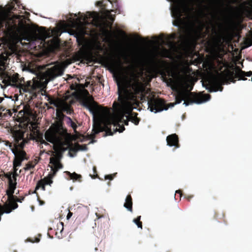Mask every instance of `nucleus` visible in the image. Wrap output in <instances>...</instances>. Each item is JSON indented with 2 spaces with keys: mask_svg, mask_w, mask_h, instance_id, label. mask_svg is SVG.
Masks as SVG:
<instances>
[{
  "mask_svg": "<svg viewBox=\"0 0 252 252\" xmlns=\"http://www.w3.org/2000/svg\"><path fill=\"white\" fill-rule=\"evenodd\" d=\"M190 92L188 91H181L177 93L175 97V101L173 103H170L168 104V107L172 108L174 105L181 103L184 101L183 105L188 106L189 103L185 101V99L189 95Z\"/></svg>",
  "mask_w": 252,
  "mask_h": 252,
  "instance_id": "nucleus-14",
  "label": "nucleus"
},
{
  "mask_svg": "<svg viewBox=\"0 0 252 252\" xmlns=\"http://www.w3.org/2000/svg\"><path fill=\"white\" fill-rule=\"evenodd\" d=\"M18 75L17 74L15 75H13L11 77V80L13 82H16L18 80Z\"/></svg>",
  "mask_w": 252,
  "mask_h": 252,
  "instance_id": "nucleus-26",
  "label": "nucleus"
},
{
  "mask_svg": "<svg viewBox=\"0 0 252 252\" xmlns=\"http://www.w3.org/2000/svg\"><path fill=\"white\" fill-rule=\"evenodd\" d=\"M18 175V173H16V171H15V173L14 174H13L12 175H10L8 177V180H9V189L7 190V194L8 196V200L9 201V207L10 208V209L9 210H6L4 212V213L5 214H9L12 210L15 209L18 207V205L16 203V202H21V200H17L16 201L14 199V197L13 196V194L14 193V191L16 188V176ZM1 211L4 213V212H3L2 208L0 206ZM2 214L1 216L3 215Z\"/></svg>",
  "mask_w": 252,
  "mask_h": 252,
  "instance_id": "nucleus-9",
  "label": "nucleus"
},
{
  "mask_svg": "<svg viewBox=\"0 0 252 252\" xmlns=\"http://www.w3.org/2000/svg\"><path fill=\"white\" fill-rule=\"evenodd\" d=\"M41 142L42 144H47V142L44 140H42Z\"/></svg>",
  "mask_w": 252,
  "mask_h": 252,
  "instance_id": "nucleus-33",
  "label": "nucleus"
},
{
  "mask_svg": "<svg viewBox=\"0 0 252 252\" xmlns=\"http://www.w3.org/2000/svg\"><path fill=\"white\" fill-rule=\"evenodd\" d=\"M210 99V95L208 94H200L197 98L194 101L197 104H200L205 103Z\"/></svg>",
  "mask_w": 252,
  "mask_h": 252,
  "instance_id": "nucleus-19",
  "label": "nucleus"
},
{
  "mask_svg": "<svg viewBox=\"0 0 252 252\" xmlns=\"http://www.w3.org/2000/svg\"><path fill=\"white\" fill-rule=\"evenodd\" d=\"M67 123L73 129H75L77 127L76 124L72 122L70 118L66 117Z\"/></svg>",
  "mask_w": 252,
  "mask_h": 252,
  "instance_id": "nucleus-23",
  "label": "nucleus"
},
{
  "mask_svg": "<svg viewBox=\"0 0 252 252\" xmlns=\"http://www.w3.org/2000/svg\"><path fill=\"white\" fill-rule=\"evenodd\" d=\"M95 142V141H94V140H92V141H91L90 142V143H94V142Z\"/></svg>",
  "mask_w": 252,
  "mask_h": 252,
  "instance_id": "nucleus-40",
  "label": "nucleus"
},
{
  "mask_svg": "<svg viewBox=\"0 0 252 252\" xmlns=\"http://www.w3.org/2000/svg\"><path fill=\"white\" fill-rule=\"evenodd\" d=\"M166 142L167 145L169 147H177L178 148V147L177 146V144L178 142V138L175 134H173L168 136L166 137Z\"/></svg>",
  "mask_w": 252,
  "mask_h": 252,
  "instance_id": "nucleus-18",
  "label": "nucleus"
},
{
  "mask_svg": "<svg viewBox=\"0 0 252 252\" xmlns=\"http://www.w3.org/2000/svg\"><path fill=\"white\" fill-rule=\"evenodd\" d=\"M24 132L20 130L14 131L13 133V137L15 141V149H11L12 153L14 154L15 158L17 159L23 160L26 153L22 150L18 149V148H22L25 145L24 140Z\"/></svg>",
  "mask_w": 252,
  "mask_h": 252,
  "instance_id": "nucleus-10",
  "label": "nucleus"
},
{
  "mask_svg": "<svg viewBox=\"0 0 252 252\" xmlns=\"http://www.w3.org/2000/svg\"><path fill=\"white\" fill-rule=\"evenodd\" d=\"M8 98H9V99H11V96H10V97H8Z\"/></svg>",
  "mask_w": 252,
  "mask_h": 252,
  "instance_id": "nucleus-44",
  "label": "nucleus"
},
{
  "mask_svg": "<svg viewBox=\"0 0 252 252\" xmlns=\"http://www.w3.org/2000/svg\"><path fill=\"white\" fill-rule=\"evenodd\" d=\"M164 102L161 99H158L154 100L149 106L148 109L151 112L157 113L168 109L167 108H164Z\"/></svg>",
  "mask_w": 252,
  "mask_h": 252,
  "instance_id": "nucleus-15",
  "label": "nucleus"
},
{
  "mask_svg": "<svg viewBox=\"0 0 252 252\" xmlns=\"http://www.w3.org/2000/svg\"><path fill=\"white\" fill-rule=\"evenodd\" d=\"M132 203L131 197L127 196L125 200V203L124 205V207L128 211L132 212Z\"/></svg>",
  "mask_w": 252,
  "mask_h": 252,
  "instance_id": "nucleus-20",
  "label": "nucleus"
},
{
  "mask_svg": "<svg viewBox=\"0 0 252 252\" xmlns=\"http://www.w3.org/2000/svg\"><path fill=\"white\" fill-rule=\"evenodd\" d=\"M105 179H109L111 180L112 179V175H106L105 176Z\"/></svg>",
  "mask_w": 252,
  "mask_h": 252,
  "instance_id": "nucleus-30",
  "label": "nucleus"
},
{
  "mask_svg": "<svg viewBox=\"0 0 252 252\" xmlns=\"http://www.w3.org/2000/svg\"><path fill=\"white\" fill-rule=\"evenodd\" d=\"M239 73L240 74V78H239V80H245L246 79L244 78V76H250L251 75H252V71L245 72H244V71H243L242 70H240V71H239ZM251 81H252V78H251Z\"/></svg>",
  "mask_w": 252,
  "mask_h": 252,
  "instance_id": "nucleus-21",
  "label": "nucleus"
},
{
  "mask_svg": "<svg viewBox=\"0 0 252 252\" xmlns=\"http://www.w3.org/2000/svg\"><path fill=\"white\" fill-rule=\"evenodd\" d=\"M126 119H128V116H126Z\"/></svg>",
  "mask_w": 252,
  "mask_h": 252,
  "instance_id": "nucleus-43",
  "label": "nucleus"
},
{
  "mask_svg": "<svg viewBox=\"0 0 252 252\" xmlns=\"http://www.w3.org/2000/svg\"><path fill=\"white\" fill-rule=\"evenodd\" d=\"M133 222L137 226L138 228H142V225L140 222H139L136 219H134Z\"/></svg>",
  "mask_w": 252,
  "mask_h": 252,
  "instance_id": "nucleus-25",
  "label": "nucleus"
},
{
  "mask_svg": "<svg viewBox=\"0 0 252 252\" xmlns=\"http://www.w3.org/2000/svg\"><path fill=\"white\" fill-rule=\"evenodd\" d=\"M68 33L70 35H74V33H73V32H68Z\"/></svg>",
  "mask_w": 252,
  "mask_h": 252,
  "instance_id": "nucleus-37",
  "label": "nucleus"
},
{
  "mask_svg": "<svg viewBox=\"0 0 252 252\" xmlns=\"http://www.w3.org/2000/svg\"><path fill=\"white\" fill-rule=\"evenodd\" d=\"M68 214H67V216H66V219H67V220H69V219H70V218L72 216V213H71V212L69 211V210H68Z\"/></svg>",
  "mask_w": 252,
  "mask_h": 252,
  "instance_id": "nucleus-28",
  "label": "nucleus"
},
{
  "mask_svg": "<svg viewBox=\"0 0 252 252\" xmlns=\"http://www.w3.org/2000/svg\"><path fill=\"white\" fill-rule=\"evenodd\" d=\"M163 50L166 52V53H167V51L166 49H163Z\"/></svg>",
  "mask_w": 252,
  "mask_h": 252,
  "instance_id": "nucleus-42",
  "label": "nucleus"
},
{
  "mask_svg": "<svg viewBox=\"0 0 252 252\" xmlns=\"http://www.w3.org/2000/svg\"><path fill=\"white\" fill-rule=\"evenodd\" d=\"M251 45H252V42L249 45H248V46H250Z\"/></svg>",
  "mask_w": 252,
  "mask_h": 252,
  "instance_id": "nucleus-41",
  "label": "nucleus"
},
{
  "mask_svg": "<svg viewBox=\"0 0 252 252\" xmlns=\"http://www.w3.org/2000/svg\"><path fill=\"white\" fill-rule=\"evenodd\" d=\"M9 20H10L9 12L5 9L1 10L0 11V28L5 26V28H7V21ZM9 27H7V29Z\"/></svg>",
  "mask_w": 252,
  "mask_h": 252,
  "instance_id": "nucleus-17",
  "label": "nucleus"
},
{
  "mask_svg": "<svg viewBox=\"0 0 252 252\" xmlns=\"http://www.w3.org/2000/svg\"><path fill=\"white\" fill-rule=\"evenodd\" d=\"M87 18L88 15H82L80 17L77 18L76 21L73 22L72 23L73 26L76 28V30L78 32V34L81 36L87 34L84 28V26L85 25H87L89 23L87 21H86V19Z\"/></svg>",
  "mask_w": 252,
  "mask_h": 252,
  "instance_id": "nucleus-13",
  "label": "nucleus"
},
{
  "mask_svg": "<svg viewBox=\"0 0 252 252\" xmlns=\"http://www.w3.org/2000/svg\"><path fill=\"white\" fill-rule=\"evenodd\" d=\"M181 193V192H180V190H176V191H175V193Z\"/></svg>",
  "mask_w": 252,
  "mask_h": 252,
  "instance_id": "nucleus-38",
  "label": "nucleus"
},
{
  "mask_svg": "<svg viewBox=\"0 0 252 252\" xmlns=\"http://www.w3.org/2000/svg\"><path fill=\"white\" fill-rule=\"evenodd\" d=\"M25 113L29 115H32V113L30 112L28 110H25Z\"/></svg>",
  "mask_w": 252,
  "mask_h": 252,
  "instance_id": "nucleus-32",
  "label": "nucleus"
},
{
  "mask_svg": "<svg viewBox=\"0 0 252 252\" xmlns=\"http://www.w3.org/2000/svg\"><path fill=\"white\" fill-rule=\"evenodd\" d=\"M141 219V216H139L137 218V220H138V221H139Z\"/></svg>",
  "mask_w": 252,
  "mask_h": 252,
  "instance_id": "nucleus-39",
  "label": "nucleus"
},
{
  "mask_svg": "<svg viewBox=\"0 0 252 252\" xmlns=\"http://www.w3.org/2000/svg\"><path fill=\"white\" fill-rule=\"evenodd\" d=\"M105 32H106V33H107L108 35H110V32H109V31H108V30H106V31H105Z\"/></svg>",
  "mask_w": 252,
  "mask_h": 252,
  "instance_id": "nucleus-34",
  "label": "nucleus"
},
{
  "mask_svg": "<svg viewBox=\"0 0 252 252\" xmlns=\"http://www.w3.org/2000/svg\"><path fill=\"white\" fill-rule=\"evenodd\" d=\"M34 167V165H32V164H28L27 165L26 167L25 168V170H29L32 168H33Z\"/></svg>",
  "mask_w": 252,
  "mask_h": 252,
  "instance_id": "nucleus-27",
  "label": "nucleus"
},
{
  "mask_svg": "<svg viewBox=\"0 0 252 252\" xmlns=\"http://www.w3.org/2000/svg\"><path fill=\"white\" fill-rule=\"evenodd\" d=\"M173 3V6L171 8L172 15L176 19V20L181 22V17L183 11L188 12L189 10L188 4H193L195 1H199L201 4V0H170Z\"/></svg>",
  "mask_w": 252,
  "mask_h": 252,
  "instance_id": "nucleus-7",
  "label": "nucleus"
},
{
  "mask_svg": "<svg viewBox=\"0 0 252 252\" xmlns=\"http://www.w3.org/2000/svg\"><path fill=\"white\" fill-rule=\"evenodd\" d=\"M174 38L175 35L172 34L167 39L166 41H165L162 36H159L156 40L155 43L158 45H161L166 42V44L170 48L175 49L176 48L177 43L171 40V39Z\"/></svg>",
  "mask_w": 252,
  "mask_h": 252,
  "instance_id": "nucleus-16",
  "label": "nucleus"
},
{
  "mask_svg": "<svg viewBox=\"0 0 252 252\" xmlns=\"http://www.w3.org/2000/svg\"><path fill=\"white\" fill-rule=\"evenodd\" d=\"M44 137L47 141L53 144L54 150V152L50 158L51 172L44 178L43 181L37 183L35 190L41 188L44 190L45 185H50L52 183V179L55 175L59 169L63 168V165L60 161L64 151L69 150V151L78 152L85 151L87 150L86 145L76 144L73 147H71V136L63 127L61 121H58L52 124L45 132ZM68 155L71 158L74 157L70 152Z\"/></svg>",
  "mask_w": 252,
  "mask_h": 252,
  "instance_id": "nucleus-2",
  "label": "nucleus"
},
{
  "mask_svg": "<svg viewBox=\"0 0 252 252\" xmlns=\"http://www.w3.org/2000/svg\"><path fill=\"white\" fill-rule=\"evenodd\" d=\"M82 48L81 58L89 62L93 61L98 52L103 50L101 43L96 40L85 41Z\"/></svg>",
  "mask_w": 252,
  "mask_h": 252,
  "instance_id": "nucleus-5",
  "label": "nucleus"
},
{
  "mask_svg": "<svg viewBox=\"0 0 252 252\" xmlns=\"http://www.w3.org/2000/svg\"><path fill=\"white\" fill-rule=\"evenodd\" d=\"M134 120V123L135 124V125H137L138 123V121H137L136 120Z\"/></svg>",
  "mask_w": 252,
  "mask_h": 252,
  "instance_id": "nucleus-36",
  "label": "nucleus"
},
{
  "mask_svg": "<svg viewBox=\"0 0 252 252\" xmlns=\"http://www.w3.org/2000/svg\"><path fill=\"white\" fill-rule=\"evenodd\" d=\"M32 88H34L35 87V86H32Z\"/></svg>",
  "mask_w": 252,
  "mask_h": 252,
  "instance_id": "nucleus-45",
  "label": "nucleus"
},
{
  "mask_svg": "<svg viewBox=\"0 0 252 252\" xmlns=\"http://www.w3.org/2000/svg\"><path fill=\"white\" fill-rule=\"evenodd\" d=\"M189 73V67L184 66L180 68L171 70L169 75L177 85L181 86L187 89L189 87V83L191 80L190 77L188 74Z\"/></svg>",
  "mask_w": 252,
  "mask_h": 252,
  "instance_id": "nucleus-6",
  "label": "nucleus"
},
{
  "mask_svg": "<svg viewBox=\"0 0 252 252\" xmlns=\"http://www.w3.org/2000/svg\"><path fill=\"white\" fill-rule=\"evenodd\" d=\"M44 96L50 104L54 105L62 111H66L67 113L70 112V105L74 102V98L80 100L81 105L87 109L94 116L95 113L100 111L99 107L94 100L93 97L83 87H78L76 91L71 94L67 93L63 99H53L46 94H44Z\"/></svg>",
  "mask_w": 252,
  "mask_h": 252,
  "instance_id": "nucleus-3",
  "label": "nucleus"
},
{
  "mask_svg": "<svg viewBox=\"0 0 252 252\" xmlns=\"http://www.w3.org/2000/svg\"><path fill=\"white\" fill-rule=\"evenodd\" d=\"M71 63V61L67 59L61 63H58L54 66L48 68L46 71L41 72L34 64L31 63H27L22 64V70L23 71L36 76L40 78L42 83L47 84L50 81L62 76L63 73L64 69Z\"/></svg>",
  "mask_w": 252,
  "mask_h": 252,
  "instance_id": "nucleus-4",
  "label": "nucleus"
},
{
  "mask_svg": "<svg viewBox=\"0 0 252 252\" xmlns=\"http://www.w3.org/2000/svg\"><path fill=\"white\" fill-rule=\"evenodd\" d=\"M227 82V77L223 72H217L216 74L211 76L210 81V85L206 86L207 89L209 92H222V87L221 86L226 84Z\"/></svg>",
  "mask_w": 252,
  "mask_h": 252,
  "instance_id": "nucleus-8",
  "label": "nucleus"
},
{
  "mask_svg": "<svg viewBox=\"0 0 252 252\" xmlns=\"http://www.w3.org/2000/svg\"><path fill=\"white\" fill-rule=\"evenodd\" d=\"M89 16L92 18V20L96 26L101 28L110 27L112 23L114 21L111 12L109 11H107L102 16H100L99 14L96 12L90 13Z\"/></svg>",
  "mask_w": 252,
  "mask_h": 252,
  "instance_id": "nucleus-11",
  "label": "nucleus"
},
{
  "mask_svg": "<svg viewBox=\"0 0 252 252\" xmlns=\"http://www.w3.org/2000/svg\"><path fill=\"white\" fill-rule=\"evenodd\" d=\"M48 37V33L44 28H37L26 30L22 39L28 41H35L37 39L44 40Z\"/></svg>",
  "mask_w": 252,
  "mask_h": 252,
  "instance_id": "nucleus-12",
  "label": "nucleus"
},
{
  "mask_svg": "<svg viewBox=\"0 0 252 252\" xmlns=\"http://www.w3.org/2000/svg\"><path fill=\"white\" fill-rule=\"evenodd\" d=\"M21 159H17L15 158V159L13 161V165L15 168L16 167L20 166L21 165Z\"/></svg>",
  "mask_w": 252,
  "mask_h": 252,
  "instance_id": "nucleus-24",
  "label": "nucleus"
},
{
  "mask_svg": "<svg viewBox=\"0 0 252 252\" xmlns=\"http://www.w3.org/2000/svg\"><path fill=\"white\" fill-rule=\"evenodd\" d=\"M139 72L133 65L122 68L117 81L120 103L114 102L112 113L109 110L104 109L97 118H94L91 138H94L95 134L103 131H105L104 136H106L124 130L123 124L127 125L128 121L123 120L126 114H129L132 110L136 109L134 105L137 103L134 94L127 89H131L135 94L144 91V85L139 81Z\"/></svg>",
  "mask_w": 252,
  "mask_h": 252,
  "instance_id": "nucleus-1",
  "label": "nucleus"
},
{
  "mask_svg": "<svg viewBox=\"0 0 252 252\" xmlns=\"http://www.w3.org/2000/svg\"><path fill=\"white\" fill-rule=\"evenodd\" d=\"M120 56L121 57H123L125 59H127V56L126 55V54H125L124 53H121L120 54Z\"/></svg>",
  "mask_w": 252,
  "mask_h": 252,
  "instance_id": "nucleus-29",
  "label": "nucleus"
},
{
  "mask_svg": "<svg viewBox=\"0 0 252 252\" xmlns=\"http://www.w3.org/2000/svg\"><path fill=\"white\" fill-rule=\"evenodd\" d=\"M119 33L121 34V35L124 36V37H126V34L124 32L121 31L119 32Z\"/></svg>",
  "mask_w": 252,
  "mask_h": 252,
  "instance_id": "nucleus-31",
  "label": "nucleus"
},
{
  "mask_svg": "<svg viewBox=\"0 0 252 252\" xmlns=\"http://www.w3.org/2000/svg\"><path fill=\"white\" fill-rule=\"evenodd\" d=\"M69 176H70L71 179L77 180L81 178V175L77 174V173L74 172L73 173H71L70 172L67 171L66 172Z\"/></svg>",
  "mask_w": 252,
  "mask_h": 252,
  "instance_id": "nucleus-22",
  "label": "nucleus"
},
{
  "mask_svg": "<svg viewBox=\"0 0 252 252\" xmlns=\"http://www.w3.org/2000/svg\"><path fill=\"white\" fill-rule=\"evenodd\" d=\"M4 99L2 97H0V103L4 101Z\"/></svg>",
  "mask_w": 252,
  "mask_h": 252,
  "instance_id": "nucleus-35",
  "label": "nucleus"
}]
</instances>
